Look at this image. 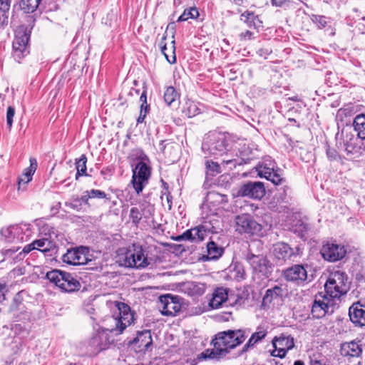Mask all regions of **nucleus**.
I'll return each mask as SVG.
<instances>
[{"instance_id": "obj_1", "label": "nucleus", "mask_w": 365, "mask_h": 365, "mask_svg": "<svg viewBox=\"0 0 365 365\" xmlns=\"http://www.w3.org/2000/svg\"><path fill=\"white\" fill-rule=\"evenodd\" d=\"M117 307L119 311L118 315L113 318L115 327L110 329H98L88 341V351L91 354H96L103 350L107 349L114 341L110 335L111 333L115 331L118 334H121L133 321V315L130 312L129 306L124 303L118 302Z\"/></svg>"}, {"instance_id": "obj_2", "label": "nucleus", "mask_w": 365, "mask_h": 365, "mask_svg": "<svg viewBox=\"0 0 365 365\" xmlns=\"http://www.w3.org/2000/svg\"><path fill=\"white\" fill-rule=\"evenodd\" d=\"M245 339V332L242 329L219 332L212 340L214 348L203 351L201 354V357L205 359L219 360L225 356L230 349L241 344Z\"/></svg>"}, {"instance_id": "obj_3", "label": "nucleus", "mask_w": 365, "mask_h": 365, "mask_svg": "<svg viewBox=\"0 0 365 365\" xmlns=\"http://www.w3.org/2000/svg\"><path fill=\"white\" fill-rule=\"evenodd\" d=\"M50 282L53 283L65 292H73L79 290L81 284L72 274L58 269L48 272L46 275Z\"/></svg>"}, {"instance_id": "obj_4", "label": "nucleus", "mask_w": 365, "mask_h": 365, "mask_svg": "<svg viewBox=\"0 0 365 365\" xmlns=\"http://www.w3.org/2000/svg\"><path fill=\"white\" fill-rule=\"evenodd\" d=\"M349 289L347 276L341 271L331 272L325 284L326 295L334 300L345 294Z\"/></svg>"}, {"instance_id": "obj_5", "label": "nucleus", "mask_w": 365, "mask_h": 365, "mask_svg": "<svg viewBox=\"0 0 365 365\" xmlns=\"http://www.w3.org/2000/svg\"><path fill=\"white\" fill-rule=\"evenodd\" d=\"M226 150L225 136L216 132L205 135L202 144V150L205 158H216L221 155Z\"/></svg>"}, {"instance_id": "obj_6", "label": "nucleus", "mask_w": 365, "mask_h": 365, "mask_svg": "<svg viewBox=\"0 0 365 365\" xmlns=\"http://www.w3.org/2000/svg\"><path fill=\"white\" fill-rule=\"evenodd\" d=\"M1 240L6 243L18 244L27 241L31 230L26 225H11L0 230Z\"/></svg>"}, {"instance_id": "obj_7", "label": "nucleus", "mask_w": 365, "mask_h": 365, "mask_svg": "<svg viewBox=\"0 0 365 365\" xmlns=\"http://www.w3.org/2000/svg\"><path fill=\"white\" fill-rule=\"evenodd\" d=\"M255 169L258 176L266 178L274 185H281L285 181L282 170L271 159H266L259 163Z\"/></svg>"}, {"instance_id": "obj_8", "label": "nucleus", "mask_w": 365, "mask_h": 365, "mask_svg": "<svg viewBox=\"0 0 365 365\" xmlns=\"http://www.w3.org/2000/svg\"><path fill=\"white\" fill-rule=\"evenodd\" d=\"M336 307V300L327 295L316 296L312 307V314L314 317L319 319L327 314H331L334 312Z\"/></svg>"}, {"instance_id": "obj_9", "label": "nucleus", "mask_w": 365, "mask_h": 365, "mask_svg": "<svg viewBox=\"0 0 365 365\" xmlns=\"http://www.w3.org/2000/svg\"><path fill=\"white\" fill-rule=\"evenodd\" d=\"M152 167L148 157L142 151L138 150V194L148 184L151 177Z\"/></svg>"}, {"instance_id": "obj_10", "label": "nucleus", "mask_w": 365, "mask_h": 365, "mask_svg": "<svg viewBox=\"0 0 365 365\" xmlns=\"http://www.w3.org/2000/svg\"><path fill=\"white\" fill-rule=\"evenodd\" d=\"M181 298L179 296L167 294L159 297L158 309L165 316H175L181 309Z\"/></svg>"}, {"instance_id": "obj_11", "label": "nucleus", "mask_w": 365, "mask_h": 365, "mask_svg": "<svg viewBox=\"0 0 365 365\" xmlns=\"http://www.w3.org/2000/svg\"><path fill=\"white\" fill-rule=\"evenodd\" d=\"M12 331L15 334L21 336H9L6 339L4 344V353L6 354L16 355L19 354L22 346V338L28 334L25 329H23L21 324H16L12 327Z\"/></svg>"}, {"instance_id": "obj_12", "label": "nucleus", "mask_w": 365, "mask_h": 365, "mask_svg": "<svg viewBox=\"0 0 365 365\" xmlns=\"http://www.w3.org/2000/svg\"><path fill=\"white\" fill-rule=\"evenodd\" d=\"M363 139L351 133H346L343 138V145L346 154L353 158H359L365 154V144Z\"/></svg>"}, {"instance_id": "obj_13", "label": "nucleus", "mask_w": 365, "mask_h": 365, "mask_svg": "<svg viewBox=\"0 0 365 365\" xmlns=\"http://www.w3.org/2000/svg\"><path fill=\"white\" fill-rule=\"evenodd\" d=\"M128 160L132 168L133 176L131 180V186L128 187L124 190V196L128 202H130L131 205L137 202V152L132 150L128 157Z\"/></svg>"}, {"instance_id": "obj_14", "label": "nucleus", "mask_w": 365, "mask_h": 365, "mask_svg": "<svg viewBox=\"0 0 365 365\" xmlns=\"http://www.w3.org/2000/svg\"><path fill=\"white\" fill-rule=\"evenodd\" d=\"M217 232L216 230H214L213 226H210V223L205 222L202 225L187 230L182 235L178 236L176 237V240H189V241H202L208 233Z\"/></svg>"}, {"instance_id": "obj_15", "label": "nucleus", "mask_w": 365, "mask_h": 365, "mask_svg": "<svg viewBox=\"0 0 365 365\" xmlns=\"http://www.w3.org/2000/svg\"><path fill=\"white\" fill-rule=\"evenodd\" d=\"M88 249L85 247H80L68 250L67 252L62 256L63 262L71 265L86 264L91 259L88 257Z\"/></svg>"}, {"instance_id": "obj_16", "label": "nucleus", "mask_w": 365, "mask_h": 365, "mask_svg": "<svg viewBox=\"0 0 365 365\" xmlns=\"http://www.w3.org/2000/svg\"><path fill=\"white\" fill-rule=\"evenodd\" d=\"M272 344L274 349L272 351V355L283 358L285 356L287 351L294 347V338L289 334L283 333L273 339Z\"/></svg>"}, {"instance_id": "obj_17", "label": "nucleus", "mask_w": 365, "mask_h": 365, "mask_svg": "<svg viewBox=\"0 0 365 365\" xmlns=\"http://www.w3.org/2000/svg\"><path fill=\"white\" fill-rule=\"evenodd\" d=\"M29 36L26 32H18L13 41V57L16 61H21L29 53L28 43Z\"/></svg>"}, {"instance_id": "obj_18", "label": "nucleus", "mask_w": 365, "mask_h": 365, "mask_svg": "<svg viewBox=\"0 0 365 365\" xmlns=\"http://www.w3.org/2000/svg\"><path fill=\"white\" fill-rule=\"evenodd\" d=\"M346 253V250L344 245L331 242L325 243L321 250L323 258L329 262H336L341 259Z\"/></svg>"}, {"instance_id": "obj_19", "label": "nucleus", "mask_w": 365, "mask_h": 365, "mask_svg": "<svg viewBox=\"0 0 365 365\" xmlns=\"http://www.w3.org/2000/svg\"><path fill=\"white\" fill-rule=\"evenodd\" d=\"M301 253V249L299 247L292 248L284 242H277L274 244L272 249V254L278 260L286 261L293 257L299 256Z\"/></svg>"}, {"instance_id": "obj_20", "label": "nucleus", "mask_w": 365, "mask_h": 365, "mask_svg": "<svg viewBox=\"0 0 365 365\" xmlns=\"http://www.w3.org/2000/svg\"><path fill=\"white\" fill-rule=\"evenodd\" d=\"M236 231L240 233H255L261 230V226L250 215H242L236 217Z\"/></svg>"}, {"instance_id": "obj_21", "label": "nucleus", "mask_w": 365, "mask_h": 365, "mask_svg": "<svg viewBox=\"0 0 365 365\" xmlns=\"http://www.w3.org/2000/svg\"><path fill=\"white\" fill-rule=\"evenodd\" d=\"M283 276L287 281L299 285L307 281V272L303 265L295 264L285 269Z\"/></svg>"}, {"instance_id": "obj_22", "label": "nucleus", "mask_w": 365, "mask_h": 365, "mask_svg": "<svg viewBox=\"0 0 365 365\" xmlns=\"http://www.w3.org/2000/svg\"><path fill=\"white\" fill-rule=\"evenodd\" d=\"M239 192L242 196L259 200L265 195V188L262 182H250L243 185Z\"/></svg>"}, {"instance_id": "obj_23", "label": "nucleus", "mask_w": 365, "mask_h": 365, "mask_svg": "<svg viewBox=\"0 0 365 365\" xmlns=\"http://www.w3.org/2000/svg\"><path fill=\"white\" fill-rule=\"evenodd\" d=\"M227 200V195L211 191L207 193L202 205V208L207 207L210 210V212L214 214L216 212L217 208L225 203Z\"/></svg>"}, {"instance_id": "obj_24", "label": "nucleus", "mask_w": 365, "mask_h": 365, "mask_svg": "<svg viewBox=\"0 0 365 365\" xmlns=\"http://www.w3.org/2000/svg\"><path fill=\"white\" fill-rule=\"evenodd\" d=\"M284 294V290L278 285L268 289L262 298V306L269 307L271 304H278L282 301Z\"/></svg>"}, {"instance_id": "obj_25", "label": "nucleus", "mask_w": 365, "mask_h": 365, "mask_svg": "<svg viewBox=\"0 0 365 365\" xmlns=\"http://www.w3.org/2000/svg\"><path fill=\"white\" fill-rule=\"evenodd\" d=\"M350 320L356 326L365 325V306L360 304H354L349 312Z\"/></svg>"}, {"instance_id": "obj_26", "label": "nucleus", "mask_w": 365, "mask_h": 365, "mask_svg": "<svg viewBox=\"0 0 365 365\" xmlns=\"http://www.w3.org/2000/svg\"><path fill=\"white\" fill-rule=\"evenodd\" d=\"M247 260L254 272L262 274L267 273L269 262L263 256L250 255L247 257Z\"/></svg>"}, {"instance_id": "obj_27", "label": "nucleus", "mask_w": 365, "mask_h": 365, "mask_svg": "<svg viewBox=\"0 0 365 365\" xmlns=\"http://www.w3.org/2000/svg\"><path fill=\"white\" fill-rule=\"evenodd\" d=\"M20 250V247L14 246L9 249H5L2 250V254L6 257H11L15 261H21L24 259L27 254H29L31 250H36L35 245H34V242L31 244L26 245L23 250L17 255L16 253Z\"/></svg>"}, {"instance_id": "obj_28", "label": "nucleus", "mask_w": 365, "mask_h": 365, "mask_svg": "<svg viewBox=\"0 0 365 365\" xmlns=\"http://www.w3.org/2000/svg\"><path fill=\"white\" fill-rule=\"evenodd\" d=\"M153 346V339L150 330L138 331V352L149 351Z\"/></svg>"}, {"instance_id": "obj_29", "label": "nucleus", "mask_w": 365, "mask_h": 365, "mask_svg": "<svg viewBox=\"0 0 365 365\" xmlns=\"http://www.w3.org/2000/svg\"><path fill=\"white\" fill-rule=\"evenodd\" d=\"M361 352V345L354 341L344 343L341 347V354L344 356H359Z\"/></svg>"}, {"instance_id": "obj_30", "label": "nucleus", "mask_w": 365, "mask_h": 365, "mask_svg": "<svg viewBox=\"0 0 365 365\" xmlns=\"http://www.w3.org/2000/svg\"><path fill=\"white\" fill-rule=\"evenodd\" d=\"M227 299V292L226 289L217 288L212 294V297L210 302V305L213 309L219 308L222 303Z\"/></svg>"}, {"instance_id": "obj_31", "label": "nucleus", "mask_w": 365, "mask_h": 365, "mask_svg": "<svg viewBox=\"0 0 365 365\" xmlns=\"http://www.w3.org/2000/svg\"><path fill=\"white\" fill-rule=\"evenodd\" d=\"M240 19L250 28L258 29L262 26V21L252 11H246L242 14Z\"/></svg>"}, {"instance_id": "obj_32", "label": "nucleus", "mask_w": 365, "mask_h": 365, "mask_svg": "<svg viewBox=\"0 0 365 365\" xmlns=\"http://www.w3.org/2000/svg\"><path fill=\"white\" fill-rule=\"evenodd\" d=\"M26 295L24 291L19 292L13 298L12 302L9 307L11 312H22L24 311L25 305L24 304V297Z\"/></svg>"}, {"instance_id": "obj_33", "label": "nucleus", "mask_w": 365, "mask_h": 365, "mask_svg": "<svg viewBox=\"0 0 365 365\" xmlns=\"http://www.w3.org/2000/svg\"><path fill=\"white\" fill-rule=\"evenodd\" d=\"M42 0H19V9L25 14H32L36 11Z\"/></svg>"}, {"instance_id": "obj_34", "label": "nucleus", "mask_w": 365, "mask_h": 365, "mask_svg": "<svg viewBox=\"0 0 365 365\" xmlns=\"http://www.w3.org/2000/svg\"><path fill=\"white\" fill-rule=\"evenodd\" d=\"M11 3V0H0V29L7 25Z\"/></svg>"}, {"instance_id": "obj_35", "label": "nucleus", "mask_w": 365, "mask_h": 365, "mask_svg": "<svg viewBox=\"0 0 365 365\" xmlns=\"http://www.w3.org/2000/svg\"><path fill=\"white\" fill-rule=\"evenodd\" d=\"M290 229L300 237H304L309 229V224L305 220L298 219L297 216H295V220L293 222Z\"/></svg>"}, {"instance_id": "obj_36", "label": "nucleus", "mask_w": 365, "mask_h": 365, "mask_svg": "<svg viewBox=\"0 0 365 365\" xmlns=\"http://www.w3.org/2000/svg\"><path fill=\"white\" fill-rule=\"evenodd\" d=\"M267 334V331L263 327H258L257 331L252 334L248 341L245 345V349L254 346L255 344L261 341Z\"/></svg>"}, {"instance_id": "obj_37", "label": "nucleus", "mask_w": 365, "mask_h": 365, "mask_svg": "<svg viewBox=\"0 0 365 365\" xmlns=\"http://www.w3.org/2000/svg\"><path fill=\"white\" fill-rule=\"evenodd\" d=\"M353 126L357 133V136L365 140V115H357L354 118Z\"/></svg>"}, {"instance_id": "obj_38", "label": "nucleus", "mask_w": 365, "mask_h": 365, "mask_svg": "<svg viewBox=\"0 0 365 365\" xmlns=\"http://www.w3.org/2000/svg\"><path fill=\"white\" fill-rule=\"evenodd\" d=\"M163 98L168 106H173V103L180 98V94L173 86H168L164 92Z\"/></svg>"}, {"instance_id": "obj_39", "label": "nucleus", "mask_w": 365, "mask_h": 365, "mask_svg": "<svg viewBox=\"0 0 365 365\" xmlns=\"http://www.w3.org/2000/svg\"><path fill=\"white\" fill-rule=\"evenodd\" d=\"M34 245L37 250L46 253L55 248L54 244L46 238L36 240L34 241Z\"/></svg>"}, {"instance_id": "obj_40", "label": "nucleus", "mask_w": 365, "mask_h": 365, "mask_svg": "<svg viewBox=\"0 0 365 365\" xmlns=\"http://www.w3.org/2000/svg\"><path fill=\"white\" fill-rule=\"evenodd\" d=\"M86 163H87V157L85 154H83L81 155L78 160L76 162V180H78L80 176H87L88 174L86 173L87 168H86Z\"/></svg>"}, {"instance_id": "obj_41", "label": "nucleus", "mask_w": 365, "mask_h": 365, "mask_svg": "<svg viewBox=\"0 0 365 365\" xmlns=\"http://www.w3.org/2000/svg\"><path fill=\"white\" fill-rule=\"evenodd\" d=\"M175 41L173 40L171 41V45L168 48L166 44L161 46V51L165 56V58L170 63H175L176 62V56H175Z\"/></svg>"}, {"instance_id": "obj_42", "label": "nucleus", "mask_w": 365, "mask_h": 365, "mask_svg": "<svg viewBox=\"0 0 365 365\" xmlns=\"http://www.w3.org/2000/svg\"><path fill=\"white\" fill-rule=\"evenodd\" d=\"M207 257L210 259L219 258L223 253V248L217 246L213 241L207 244Z\"/></svg>"}, {"instance_id": "obj_43", "label": "nucleus", "mask_w": 365, "mask_h": 365, "mask_svg": "<svg viewBox=\"0 0 365 365\" xmlns=\"http://www.w3.org/2000/svg\"><path fill=\"white\" fill-rule=\"evenodd\" d=\"M140 208L142 216H143L147 220H150L154 212L153 205H151L150 202L145 201L140 205Z\"/></svg>"}, {"instance_id": "obj_44", "label": "nucleus", "mask_w": 365, "mask_h": 365, "mask_svg": "<svg viewBox=\"0 0 365 365\" xmlns=\"http://www.w3.org/2000/svg\"><path fill=\"white\" fill-rule=\"evenodd\" d=\"M199 13L196 8H190L185 9L184 12L178 17V21H185L190 19H195L198 16Z\"/></svg>"}, {"instance_id": "obj_45", "label": "nucleus", "mask_w": 365, "mask_h": 365, "mask_svg": "<svg viewBox=\"0 0 365 365\" xmlns=\"http://www.w3.org/2000/svg\"><path fill=\"white\" fill-rule=\"evenodd\" d=\"M183 113L188 118H192L200 113V109L194 102H187L186 107L183 110Z\"/></svg>"}, {"instance_id": "obj_46", "label": "nucleus", "mask_w": 365, "mask_h": 365, "mask_svg": "<svg viewBox=\"0 0 365 365\" xmlns=\"http://www.w3.org/2000/svg\"><path fill=\"white\" fill-rule=\"evenodd\" d=\"M207 173L210 175H215L220 173V167L217 163L213 161H206Z\"/></svg>"}, {"instance_id": "obj_47", "label": "nucleus", "mask_w": 365, "mask_h": 365, "mask_svg": "<svg viewBox=\"0 0 365 365\" xmlns=\"http://www.w3.org/2000/svg\"><path fill=\"white\" fill-rule=\"evenodd\" d=\"M274 200H277L276 202L279 203L282 208L286 207L287 205H284V204L288 203L289 197L287 195L285 190H283L282 192H279L275 195V197H274Z\"/></svg>"}, {"instance_id": "obj_48", "label": "nucleus", "mask_w": 365, "mask_h": 365, "mask_svg": "<svg viewBox=\"0 0 365 365\" xmlns=\"http://www.w3.org/2000/svg\"><path fill=\"white\" fill-rule=\"evenodd\" d=\"M136 263L135 254L127 252L123 260L124 266L127 267H133L136 266Z\"/></svg>"}, {"instance_id": "obj_49", "label": "nucleus", "mask_w": 365, "mask_h": 365, "mask_svg": "<svg viewBox=\"0 0 365 365\" xmlns=\"http://www.w3.org/2000/svg\"><path fill=\"white\" fill-rule=\"evenodd\" d=\"M312 21L319 28H324L327 25V18L324 16L313 15Z\"/></svg>"}, {"instance_id": "obj_50", "label": "nucleus", "mask_w": 365, "mask_h": 365, "mask_svg": "<svg viewBox=\"0 0 365 365\" xmlns=\"http://www.w3.org/2000/svg\"><path fill=\"white\" fill-rule=\"evenodd\" d=\"M151 259H148L147 257L144 255L143 250L140 247V250L138 251V269L145 268L150 264Z\"/></svg>"}, {"instance_id": "obj_51", "label": "nucleus", "mask_w": 365, "mask_h": 365, "mask_svg": "<svg viewBox=\"0 0 365 365\" xmlns=\"http://www.w3.org/2000/svg\"><path fill=\"white\" fill-rule=\"evenodd\" d=\"M14 115L15 108L13 106H9L6 111V125L9 129L12 127Z\"/></svg>"}, {"instance_id": "obj_52", "label": "nucleus", "mask_w": 365, "mask_h": 365, "mask_svg": "<svg viewBox=\"0 0 365 365\" xmlns=\"http://www.w3.org/2000/svg\"><path fill=\"white\" fill-rule=\"evenodd\" d=\"M150 110V106L147 102L143 103L140 106V115L138 116V123L142 122Z\"/></svg>"}, {"instance_id": "obj_53", "label": "nucleus", "mask_w": 365, "mask_h": 365, "mask_svg": "<svg viewBox=\"0 0 365 365\" xmlns=\"http://www.w3.org/2000/svg\"><path fill=\"white\" fill-rule=\"evenodd\" d=\"M91 199V198H98V199H103L106 197V194L105 192L100 190H96V189H91V190H88Z\"/></svg>"}, {"instance_id": "obj_54", "label": "nucleus", "mask_w": 365, "mask_h": 365, "mask_svg": "<svg viewBox=\"0 0 365 365\" xmlns=\"http://www.w3.org/2000/svg\"><path fill=\"white\" fill-rule=\"evenodd\" d=\"M91 199L90 194L88 190H86L83 192V195L80 197H76L74 199L75 202H83L86 205H88V200Z\"/></svg>"}, {"instance_id": "obj_55", "label": "nucleus", "mask_w": 365, "mask_h": 365, "mask_svg": "<svg viewBox=\"0 0 365 365\" xmlns=\"http://www.w3.org/2000/svg\"><path fill=\"white\" fill-rule=\"evenodd\" d=\"M239 36L241 41H247L253 38V33L250 31H246L245 32H242Z\"/></svg>"}, {"instance_id": "obj_56", "label": "nucleus", "mask_w": 365, "mask_h": 365, "mask_svg": "<svg viewBox=\"0 0 365 365\" xmlns=\"http://www.w3.org/2000/svg\"><path fill=\"white\" fill-rule=\"evenodd\" d=\"M29 161H30V165L27 168H28V170H30L33 173H35V171L37 168V165H38L37 160L34 158H31Z\"/></svg>"}, {"instance_id": "obj_57", "label": "nucleus", "mask_w": 365, "mask_h": 365, "mask_svg": "<svg viewBox=\"0 0 365 365\" xmlns=\"http://www.w3.org/2000/svg\"><path fill=\"white\" fill-rule=\"evenodd\" d=\"M327 155L330 160H336L337 157L336 153L334 150H328L327 151Z\"/></svg>"}, {"instance_id": "obj_58", "label": "nucleus", "mask_w": 365, "mask_h": 365, "mask_svg": "<svg viewBox=\"0 0 365 365\" xmlns=\"http://www.w3.org/2000/svg\"><path fill=\"white\" fill-rule=\"evenodd\" d=\"M81 202H75L74 199L73 200V201L71 202L66 203V206L70 207L71 208H73V209H77L78 206H81Z\"/></svg>"}, {"instance_id": "obj_59", "label": "nucleus", "mask_w": 365, "mask_h": 365, "mask_svg": "<svg viewBox=\"0 0 365 365\" xmlns=\"http://www.w3.org/2000/svg\"><path fill=\"white\" fill-rule=\"evenodd\" d=\"M31 180H32L31 178H29V176L24 175V174H23L22 176L19 180V183L20 184L21 182H23L24 183H28Z\"/></svg>"}, {"instance_id": "obj_60", "label": "nucleus", "mask_w": 365, "mask_h": 365, "mask_svg": "<svg viewBox=\"0 0 365 365\" xmlns=\"http://www.w3.org/2000/svg\"><path fill=\"white\" fill-rule=\"evenodd\" d=\"M31 180H32L31 178H29V176L24 175V174H23L22 176L19 180V183L20 184L21 182H23L24 183H28Z\"/></svg>"}, {"instance_id": "obj_61", "label": "nucleus", "mask_w": 365, "mask_h": 365, "mask_svg": "<svg viewBox=\"0 0 365 365\" xmlns=\"http://www.w3.org/2000/svg\"><path fill=\"white\" fill-rule=\"evenodd\" d=\"M285 0H272V4L275 6H282Z\"/></svg>"}, {"instance_id": "obj_62", "label": "nucleus", "mask_w": 365, "mask_h": 365, "mask_svg": "<svg viewBox=\"0 0 365 365\" xmlns=\"http://www.w3.org/2000/svg\"><path fill=\"white\" fill-rule=\"evenodd\" d=\"M164 143H165L164 141H161L159 145V149L163 152H164L167 145H170V146L172 147V145L170 143H167L166 145H164Z\"/></svg>"}, {"instance_id": "obj_63", "label": "nucleus", "mask_w": 365, "mask_h": 365, "mask_svg": "<svg viewBox=\"0 0 365 365\" xmlns=\"http://www.w3.org/2000/svg\"><path fill=\"white\" fill-rule=\"evenodd\" d=\"M23 174H24V175H27V176H29V178H32V176L34 174V173H33L30 170H28V168H26L24 170V172Z\"/></svg>"}, {"instance_id": "obj_64", "label": "nucleus", "mask_w": 365, "mask_h": 365, "mask_svg": "<svg viewBox=\"0 0 365 365\" xmlns=\"http://www.w3.org/2000/svg\"><path fill=\"white\" fill-rule=\"evenodd\" d=\"M140 101L143 103L147 102L146 92L143 91L140 97Z\"/></svg>"}]
</instances>
